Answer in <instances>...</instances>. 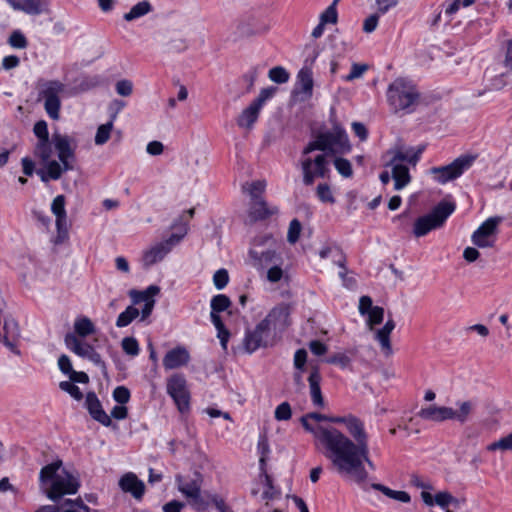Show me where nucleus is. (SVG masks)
<instances>
[{
  "mask_svg": "<svg viewBox=\"0 0 512 512\" xmlns=\"http://www.w3.org/2000/svg\"><path fill=\"white\" fill-rule=\"evenodd\" d=\"M346 429L351 438L338 429L322 433V442L326 444L323 455L329 461L353 452L365 453L366 447L369 446L368 434L364 423L359 418L353 415L347 416Z\"/></svg>",
  "mask_w": 512,
  "mask_h": 512,
  "instance_id": "f257e3e1",
  "label": "nucleus"
},
{
  "mask_svg": "<svg viewBox=\"0 0 512 512\" xmlns=\"http://www.w3.org/2000/svg\"><path fill=\"white\" fill-rule=\"evenodd\" d=\"M61 467L62 461L57 460L44 466L39 474L42 486L51 482L49 489L45 490V495L52 501H57L64 495L76 494L80 487L79 479Z\"/></svg>",
  "mask_w": 512,
  "mask_h": 512,
  "instance_id": "f03ea898",
  "label": "nucleus"
},
{
  "mask_svg": "<svg viewBox=\"0 0 512 512\" xmlns=\"http://www.w3.org/2000/svg\"><path fill=\"white\" fill-rule=\"evenodd\" d=\"M330 463L338 475L359 485L365 484L368 480L369 474L365 468V463L371 470L375 469L369 458V446L366 447L365 453L361 451L349 453L330 461Z\"/></svg>",
  "mask_w": 512,
  "mask_h": 512,
  "instance_id": "7ed1b4c3",
  "label": "nucleus"
},
{
  "mask_svg": "<svg viewBox=\"0 0 512 512\" xmlns=\"http://www.w3.org/2000/svg\"><path fill=\"white\" fill-rule=\"evenodd\" d=\"M350 148L351 146L346 132L336 127L333 131L319 133L302 151H304V154H315V151H319V153H326V157H329L337 152L343 153L349 151Z\"/></svg>",
  "mask_w": 512,
  "mask_h": 512,
  "instance_id": "20e7f679",
  "label": "nucleus"
},
{
  "mask_svg": "<svg viewBox=\"0 0 512 512\" xmlns=\"http://www.w3.org/2000/svg\"><path fill=\"white\" fill-rule=\"evenodd\" d=\"M387 100L395 112H412L418 104L419 93L410 83L396 79L388 87Z\"/></svg>",
  "mask_w": 512,
  "mask_h": 512,
  "instance_id": "39448f33",
  "label": "nucleus"
},
{
  "mask_svg": "<svg viewBox=\"0 0 512 512\" xmlns=\"http://www.w3.org/2000/svg\"><path fill=\"white\" fill-rule=\"evenodd\" d=\"M299 165L302 171L304 185L311 186L317 179L330 177V161L326 153L304 154L301 152Z\"/></svg>",
  "mask_w": 512,
  "mask_h": 512,
  "instance_id": "423d86ee",
  "label": "nucleus"
},
{
  "mask_svg": "<svg viewBox=\"0 0 512 512\" xmlns=\"http://www.w3.org/2000/svg\"><path fill=\"white\" fill-rule=\"evenodd\" d=\"M454 210L455 205L453 203L440 202L429 214L416 219L413 234L416 237H422L431 230L441 227Z\"/></svg>",
  "mask_w": 512,
  "mask_h": 512,
  "instance_id": "0eeeda50",
  "label": "nucleus"
},
{
  "mask_svg": "<svg viewBox=\"0 0 512 512\" xmlns=\"http://www.w3.org/2000/svg\"><path fill=\"white\" fill-rule=\"evenodd\" d=\"M39 97L44 99V109L53 120L60 117V95L65 91V85L58 80L40 81L38 84Z\"/></svg>",
  "mask_w": 512,
  "mask_h": 512,
  "instance_id": "6e6552de",
  "label": "nucleus"
},
{
  "mask_svg": "<svg viewBox=\"0 0 512 512\" xmlns=\"http://www.w3.org/2000/svg\"><path fill=\"white\" fill-rule=\"evenodd\" d=\"M476 159V154H463L448 165L431 168L430 173L434 175V179L438 183L446 184L449 181L459 178L474 164Z\"/></svg>",
  "mask_w": 512,
  "mask_h": 512,
  "instance_id": "1a4fd4ad",
  "label": "nucleus"
},
{
  "mask_svg": "<svg viewBox=\"0 0 512 512\" xmlns=\"http://www.w3.org/2000/svg\"><path fill=\"white\" fill-rule=\"evenodd\" d=\"M274 244L275 240L272 235H263L254 239L253 247L249 251L253 267L264 269L276 261Z\"/></svg>",
  "mask_w": 512,
  "mask_h": 512,
  "instance_id": "9d476101",
  "label": "nucleus"
},
{
  "mask_svg": "<svg viewBox=\"0 0 512 512\" xmlns=\"http://www.w3.org/2000/svg\"><path fill=\"white\" fill-rule=\"evenodd\" d=\"M167 393L173 399L178 410L185 413L190 408V393L184 376L174 374L167 380Z\"/></svg>",
  "mask_w": 512,
  "mask_h": 512,
  "instance_id": "9b49d317",
  "label": "nucleus"
},
{
  "mask_svg": "<svg viewBox=\"0 0 512 512\" xmlns=\"http://www.w3.org/2000/svg\"><path fill=\"white\" fill-rule=\"evenodd\" d=\"M501 222L502 218L499 216L490 217L485 220L472 234V243L479 248L493 247L498 232V226Z\"/></svg>",
  "mask_w": 512,
  "mask_h": 512,
  "instance_id": "f8f14e48",
  "label": "nucleus"
},
{
  "mask_svg": "<svg viewBox=\"0 0 512 512\" xmlns=\"http://www.w3.org/2000/svg\"><path fill=\"white\" fill-rule=\"evenodd\" d=\"M272 344V333L262 322H259L253 330H248L243 339V347L249 354Z\"/></svg>",
  "mask_w": 512,
  "mask_h": 512,
  "instance_id": "ddd939ff",
  "label": "nucleus"
},
{
  "mask_svg": "<svg viewBox=\"0 0 512 512\" xmlns=\"http://www.w3.org/2000/svg\"><path fill=\"white\" fill-rule=\"evenodd\" d=\"M54 148L58 153L61 174L65 171L73 170L74 166L71 162L75 158V142L74 140L62 134H53Z\"/></svg>",
  "mask_w": 512,
  "mask_h": 512,
  "instance_id": "4468645a",
  "label": "nucleus"
},
{
  "mask_svg": "<svg viewBox=\"0 0 512 512\" xmlns=\"http://www.w3.org/2000/svg\"><path fill=\"white\" fill-rule=\"evenodd\" d=\"M184 234L177 235L172 234L165 241L159 242L146 251H144L142 256V262L144 267H150L160 261H162L165 256L171 251L172 247L178 244L183 238Z\"/></svg>",
  "mask_w": 512,
  "mask_h": 512,
  "instance_id": "2eb2a0df",
  "label": "nucleus"
},
{
  "mask_svg": "<svg viewBox=\"0 0 512 512\" xmlns=\"http://www.w3.org/2000/svg\"><path fill=\"white\" fill-rule=\"evenodd\" d=\"M66 347L76 355L88 359L95 365L104 367L101 356L96 352L93 346L80 340L75 334L69 333L64 339Z\"/></svg>",
  "mask_w": 512,
  "mask_h": 512,
  "instance_id": "dca6fc26",
  "label": "nucleus"
},
{
  "mask_svg": "<svg viewBox=\"0 0 512 512\" xmlns=\"http://www.w3.org/2000/svg\"><path fill=\"white\" fill-rule=\"evenodd\" d=\"M309 420H314L317 422L320 421H327L328 416L317 413V412H311L301 417V423L306 431L310 432L315 440L316 447L321 451L323 454V451H326V444L322 442V433L329 430H335V427L332 426H323V425H313L309 422Z\"/></svg>",
  "mask_w": 512,
  "mask_h": 512,
  "instance_id": "f3484780",
  "label": "nucleus"
},
{
  "mask_svg": "<svg viewBox=\"0 0 512 512\" xmlns=\"http://www.w3.org/2000/svg\"><path fill=\"white\" fill-rule=\"evenodd\" d=\"M20 329L16 320L12 317H5L3 326H0V341L15 355L20 356L18 341Z\"/></svg>",
  "mask_w": 512,
  "mask_h": 512,
  "instance_id": "a211bd4d",
  "label": "nucleus"
},
{
  "mask_svg": "<svg viewBox=\"0 0 512 512\" xmlns=\"http://www.w3.org/2000/svg\"><path fill=\"white\" fill-rule=\"evenodd\" d=\"M423 151V146L415 148L407 147L404 145H396L388 151V153L392 155L389 162L390 164L407 162L412 166H416Z\"/></svg>",
  "mask_w": 512,
  "mask_h": 512,
  "instance_id": "6ab92c4d",
  "label": "nucleus"
},
{
  "mask_svg": "<svg viewBox=\"0 0 512 512\" xmlns=\"http://www.w3.org/2000/svg\"><path fill=\"white\" fill-rule=\"evenodd\" d=\"M271 332H281L289 326V309L286 306L274 307L261 321Z\"/></svg>",
  "mask_w": 512,
  "mask_h": 512,
  "instance_id": "aec40b11",
  "label": "nucleus"
},
{
  "mask_svg": "<svg viewBox=\"0 0 512 512\" xmlns=\"http://www.w3.org/2000/svg\"><path fill=\"white\" fill-rule=\"evenodd\" d=\"M85 406L94 420L106 427L111 425L112 421L110 416L103 410L102 405L94 392L87 393Z\"/></svg>",
  "mask_w": 512,
  "mask_h": 512,
  "instance_id": "412c9836",
  "label": "nucleus"
},
{
  "mask_svg": "<svg viewBox=\"0 0 512 512\" xmlns=\"http://www.w3.org/2000/svg\"><path fill=\"white\" fill-rule=\"evenodd\" d=\"M278 212L277 207H269L263 198L251 200L248 212L250 222L267 219Z\"/></svg>",
  "mask_w": 512,
  "mask_h": 512,
  "instance_id": "4be33fe9",
  "label": "nucleus"
},
{
  "mask_svg": "<svg viewBox=\"0 0 512 512\" xmlns=\"http://www.w3.org/2000/svg\"><path fill=\"white\" fill-rule=\"evenodd\" d=\"M190 360L189 352L184 347H176L166 353L163 358V366L167 370L176 369L186 365Z\"/></svg>",
  "mask_w": 512,
  "mask_h": 512,
  "instance_id": "5701e85b",
  "label": "nucleus"
},
{
  "mask_svg": "<svg viewBox=\"0 0 512 512\" xmlns=\"http://www.w3.org/2000/svg\"><path fill=\"white\" fill-rule=\"evenodd\" d=\"M119 486L124 492L130 493L137 500L141 499L145 492L144 483L131 472L121 477Z\"/></svg>",
  "mask_w": 512,
  "mask_h": 512,
  "instance_id": "b1692460",
  "label": "nucleus"
},
{
  "mask_svg": "<svg viewBox=\"0 0 512 512\" xmlns=\"http://www.w3.org/2000/svg\"><path fill=\"white\" fill-rule=\"evenodd\" d=\"M451 413V407L429 405L428 407L422 408L418 412V415L423 420L443 422L451 420Z\"/></svg>",
  "mask_w": 512,
  "mask_h": 512,
  "instance_id": "393cba45",
  "label": "nucleus"
},
{
  "mask_svg": "<svg viewBox=\"0 0 512 512\" xmlns=\"http://www.w3.org/2000/svg\"><path fill=\"white\" fill-rule=\"evenodd\" d=\"M178 490L186 497L193 496L194 493L200 492L202 487V476L195 473L192 479H186L184 476L178 474L175 477Z\"/></svg>",
  "mask_w": 512,
  "mask_h": 512,
  "instance_id": "a878e982",
  "label": "nucleus"
},
{
  "mask_svg": "<svg viewBox=\"0 0 512 512\" xmlns=\"http://www.w3.org/2000/svg\"><path fill=\"white\" fill-rule=\"evenodd\" d=\"M321 379L320 372L317 368H314L308 377L312 403L313 405L322 408L324 407L325 402L320 388Z\"/></svg>",
  "mask_w": 512,
  "mask_h": 512,
  "instance_id": "bb28decb",
  "label": "nucleus"
},
{
  "mask_svg": "<svg viewBox=\"0 0 512 512\" xmlns=\"http://www.w3.org/2000/svg\"><path fill=\"white\" fill-rule=\"evenodd\" d=\"M392 167L391 176L394 180V189L402 190L411 182L409 168L401 163L387 164Z\"/></svg>",
  "mask_w": 512,
  "mask_h": 512,
  "instance_id": "cd10ccee",
  "label": "nucleus"
},
{
  "mask_svg": "<svg viewBox=\"0 0 512 512\" xmlns=\"http://www.w3.org/2000/svg\"><path fill=\"white\" fill-rule=\"evenodd\" d=\"M297 85L299 93L304 95L302 100L309 99L312 96L313 77L312 71L309 68L304 67L299 71L297 75Z\"/></svg>",
  "mask_w": 512,
  "mask_h": 512,
  "instance_id": "c85d7f7f",
  "label": "nucleus"
},
{
  "mask_svg": "<svg viewBox=\"0 0 512 512\" xmlns=\"http://www.w3.org/2000/svg\"><path fill=\"white\" fill-rule=\"evenodd\" d=\"M395 328V322L392 319L387 320L385 325L377 330L376 339L380 343V346L387 356L392 354V346L390 342V334Z\"/></svg>",
  "mask_w": 512,
  "mask_h": 512,
  "instance_id": "c756f323",
  "label": "nucleus"
},
{
  "mask_svg": "<svg viewBox=\"0 0 512 512\" xmlns=\"http://www.w3.org/2000/svg\"><path fill=\"white\" fill-rule=\"evenodd\" d=\"M319 256L322 259H326L331 257L333 259V262L339 266L341 269H344L346 271V257L342 250L336 246V245H327L322 247L319 250Z\"/></svg>",
  "mask_w": 512,
  "mask_h": 512,
  "instance_id": "7c9ffc66",
  "label": "nucleus"
},
{
  "mask_svg": "<svg viewBox=\"0 0 512 512\" xmlns=\"http://www.w3.org/2000/svg\"><path fill=\"white\" fill-rule=\"evenodd\" d=\"M51 210L53 214L56 216V226L58 231L60 232L63 228L66 227V210H65V197L63 195H58L53 199Z\"/></svg>",
  "mask_w": 512,
  "mask_h": 512,
  "instance_id": "2f4dec72",
  "label": "nucleus"
},
{
  "mask_svg": "<svg viewBox=\"0 0 512 512\" xmlns=\"http://www.w3.org/2000/svg\"><path fill=\"white\" fill-rule=\"evenodd\" d=\"M260 109L251 103L237 118V124L241 128L251 129L259 117Z\"/></svg>",
  "mask_w": 512,
  "mask_h": 512,
  "instance_id": "473e14b6",
  "label": "nucleus"
},
{
  "mask_svg": "<svg viewBox=\"0 0 512 512\" xmlns=\"http://www.w3.org/2000/svg\"><path fill=\"white\" fill-rule=\"evenodd\" d=\"M53 146V140H38L34 148V155L38 157L43 164H47L52 161Z\"/></svg>",
  "mask_w": 512,
  "mask_h": 512,
  "instance_id": "72a5a7b5",
  "label": "nucleus"
},
{
  "mask_svg": "<svg viewBox=\"0 0 512 512\" xmlns=\"http://www.w3.org/2000/svg\"><path fill=\"white\" fill-rule=\"evenodd\" d=\"M457 406V410L452 408L451 420H455L459 423H465L469 419L475 405L472 401L468 400L457 402Z\"/></svg>",
  "mask_w": 512,
  "mask_h": 512,
  "instance_id": "f704fd0d",
  "label": "nucleus"
},
{
  "mask_svg": "<svg viewBox=\"0 0 512 512\" xmlns=\"http://www.w3.org/2000/svg\"><path fill=\"white\" fill-rule=\"evenodd\" d=\"M45 165V170H38L37 174L43 182L50 180H58L61 177L60 163L57 161H50Z\"/></svg>",
  "mask_w": 512,
  "mask_h": 512,
  "instance_id": "c9c22d12",
  "label": "nucleus"
},
{
  "mask_svg": "<svg viewBox=\"0 0 512 512\" xmlns=\"http://www.w3.org/2000/svg\"><path fill=\"white\" fill-rule=\"evenodd\" d=\"M372 488L382 492L385 496H387L391 499H394V500H397V501H400L403 503H409L411 500L410 495L405 491L392 490V489H390L382 484H378V483L372 484Z\"/></svg>",
  "mask_w": 512,
  "mask_h": 512,
  "instance_id": "e433bc0d",
  "label": "nucleus"
},
{
  "mask_svg": "<svg viewBox=\"0 0 512 512\" xmlns=\"http://www.w3.org/2000/svg\"><path fill=\"white\" fill-rule=\"evenodd\" d=\"M74 331L80 337H86L95 332V326L88 317H79L74 322Z\"/></svg>",
  "mask_w": 512,
  "mask_h": 512,
  "instance_id": "4c0bfd02",
  "label": "nucleus"
},
{
  "mask_svg": "<svg viewBox=\"0 0 512 512\" xmlns=\"http://www.w3.org/2000/svg\"><path fill=\"white\" fill-rule=\"evenodd\" d=\"M152 7L148 1H141L134 5L128 13L124 15L126 21L138 19L151 11Z\"/></svg>",
  "mask_w": 512,
  "mask_h": 512,
  "instance_id": "58836bf2",
  "label": "nucleus"
},
{
  "mask_svg": "<svg viewBox=\"0 0 512 512\" xmlns=\"http://www.w3.org/2000/svg\"><path fill=\"white\" fill-rule=\"evenodd\" d=\"M18 11L29 15H39L44 11V3L41 0H21Z\"/></svg>",
  "mask_w": 512,
  "mask_h": 512,
  "instance_id": "ea45409f",
  "label": "nucleus"
},
{
  "mask_svg": "<svg viewBox=\"0 0 512 512\" xmlns=\"http://www.w3.org/2000/svg\"><path fill=\"white\" fill-rule=\"evenodd\" d=\"M139 314L140 312L136 307L132 305L128 306L125 311L119 314L116 320V326L119 328L128 326L134 319L139 316Z\"/></svg>",
  "mask_w": 512,
  "mask_h": 512,
  "instance_id": "a19ab883",
  "label": "nucleus"
},
{
  "mask_svg": "<svg viewBox=\"0 0 512 512\" xmlns=\"http://www.w3.org/2000/svg\"><path fill=\"white\" fill-rule=\"evenodd\" d=\"M265 188L266 182L264 180H257L243 185V190L249 193L251 200L262 198L261 195L264 193Z\"/></svg>",
  "mask_w": 512,
  "mask_h": 512,
  "instance_id": "79ce46f5",
  "label": "nucleus"
},
{
  "mask_svg": "<svg viewBox=\"0 0 512 512\" xmlns=\"http://www.w3.org/2000/svg\"><path fill=\"white\" fill-rule=\"evenodd\" d=\"M211 312L220 313L227 310L231 306L228 296L218 294L211 299Z\"/></svg>",
  "mask_w": 512,
  "mask_h": 512,
  "instance_id": "37998d69",
  "label": "nucleus"
},
{
  "mask_svg": "<svg viewBox=\"0 0 512 512\" xmlns=\"http://www.w3.org/2000/svg\"><path fill=\"white\" fill-rule=\"evenodd\" d=\"M442 508H448L450 505L457 507L459 500L456 499L450 492L442 491L435 495V503Z\"/></svg>",
  "mask_w": 512,
  "mask_h": 512,
  "instance_id": "c03bdc74",
  "label": "nucleus"
},
{
  "mask_svg": "<svg viewBox=\"0 0 512 512\" xmlns=\"http://www.w3.org/2000/svg\"><path fill=\"white\" fill-rule=\"evenodd\" d=\"M113 129V122L109 121L105 124H102L98 127L96 135H95V144L96 145H103L105 144L109 138L111 131Z\"/></svg>",
  "mask_w": 512,
  "mask_h": 512,
  "instance_id": "a18cd8bd",
  "label": "nucleus"
},
{
  "mask_svg": "<svg viewBox=\"0 0 512 512\" xmlns=\"http://www.w3.org/2000/svg\"><path fill=\"white\" fill-rule=\"evenodd\" d=\"M339 0H334L326 10L320 15V21L322 24H336L338 20L337 3Z\"/></svg>",
  "mask_w": 512,
  "mask_h": 512,
  "instance_id": "49530a36",
  "label": "nucleus"
},
{
  "mask_svg": "<svg viewBox=\"0 0 512 512\" xmlns=\"http://www.w3.org/2000/svg\"><path fill=\"white\" fill-rule=\"evenodd\" d=\"M160 292V288L156 285L149 286L145 291H131L130 295L134 297V302L154 300L153 297Z\"/></svg>",
  "mask_w": 512,
  "mask_h": 512,
  "instance_id": "de8ad7c7",
  "label": "nucleus"
},
{
  "mask_svg": "<svg viewBox=\"0 0 512 512\" xmlns=\"http://www.w3.org/2000/svg\"><path fill=\"white\" fill-rule=\"evenodd\" d=\"M268 77L277 84H283L289 80V73L285 68L276 66L269 70Z\"/></svg>",
  "mask_w": 512,
  "mask_h": 512,
  "instance_id": "09e8293b",
  "label": "nucleus"
},
{
  "mask_svg": "<svg viewBox=\"0 0 512 512\" xmlns=\"http://www.w3.org/2000/svg\"><path fill=\"white\" fill-rule=\"evenodd\" d=\"M334 166L338 173L345 178H349L353 174L352 165L349 160L338 157L334 160Z\"/></svg>",
  "mask_w": 512,
  "mask_h": 512,
  "instance_id": "8fccbe9b",
  "label": "nucleus"
},
{
  "mask_svg": "<svg viewBox=\"0 0 512 512\" xmlns=\"http://www.w3.org/2000/svg\"><path fill=\"white\" fill-rule=\"evenodd\" d=\"M316 194L319 200L323 203H335V198L332 194L331 188L328 184H319L316 189Z\"/></svg>",
  "mask_w": 512,
  "mask_h": 512,
  "instance_id": "3c124183",
  "label": "nucleus"
},
{
  "mask_svg": "<svg viewBox=\"0 0 512 512\" xmlns=\"http://www.w3.org/2000/svg\"><path fill=\"white\" fill-rule=\"evenodd\" d=\"M487 449L489 451L502 450L508 451L512 450V432L505 437H502L498 441L491 443Z\"/></svg>",
  "mask_w": 512,
  "mask_h": 512,
  "instance_id": "603ef678",
  "label": "nucleus"
},
{
  "mask_svg": "<svg viewBox=\"0 0 512 512\" xmlns=\"http://www.w3.org/2000/svg\"><path fill=\"white\" fill-rule=\"evenodd\" d=\"M189 500V504L196 510V511H200V512H203L205 511L208 506H209V501L207 499H205L202 494H201V491L200 492H196L193 494V496H190L189 498H187Z\"/></svg>",
  "mask_w": 512,
  "mask_h": 512,
  "instance_id": "864d4df0",
  "label": "nucleus"
},
{
  "mask_svg": "<svg viewBox=\"0 0 512 512\" xmlns=\"http://www.w3.org/2000/svg\"><path fill=\"white\" fill-rule=\"evenodd\" d=\"M367 315V324L372 330L375 325L382 323L384 317V309L380 306H374V308L371 309Z\"/></svg>",
  "mask_w": 512,
  "mask_h": 512,
  "instance_id": "5fc2aeb1",
  "label": "nucleus"
},
{
  "mask_svg": "<svg viewBox=\"0 0 512 512\" xmlns=\"http://www.w3.org/2000/svg\"><path fill=\"white\" fill-rule=\"evenodd\" d=\"M8 43L11 47L17 48V49H24L28 45V41L24 34L19 31H13L8 39Z\"/></svg>",
  "mask_w": 512,
  "mask_h": 512,
  "instance_id": "6e6d98bb",
  "label": "nucleus"
},
{
  "mask_svg": "<svg viewBox=\"0 0 512 512\" xmlns=\"http://www.w3.org/2000/svg\"><path fill=\"white\" fill-rule=\"evenodd\" d=\"M257 448H258V452L260 454V460H259L260 470H261V472H265L266 459H267V455L270 451L268 441L265 437H261L259 439Z\"/></svg>",
  "mask_w": 512,
  "mask_h": 512,
  "instance_id": "4d7b16f0",
  "label": "nucleus"
},
{
  "mask_svg": "<svg viewBox=\"0 0 512 512\" xmlns=\"http://www.w3.org/2000/svg\"><path fill=\"white\" fill-rule=\"evenodd\" d=\"M302 225L298 219H293L288 228L287 241L294 244L298 241L301 233Z\"/></svg>",
  "mask_w": 512,
  "mask_h": 512,
  "instance_id": "13d9d810",
  "label": "nucleus"
},
{
  "mask_svg": "<svg viewBox=\"0 0 512 512\" xmlns=\"http://www.w3.org/2000/svg\"><path fill=\"white\" fill-rule=\"evenodd\" d=\"M122 349L123 351L130 355V356H136L139 353V345L135 338L133 337H125L122 340Z\"/></svg>",
  "mask_w": 512,
  "mask_h": 512,
  "instance_id": "bf43d9fd",
  "label": "nucleus"
},
{
  "mask_svg": "<svg viewBox=\"0 0 512 512\" xmlns=\"http://www.w3.org/2000/svg\"><path fill=\"white\" fill-rule=\"evenodd\" d=\"M276 92L275 87H267L260 91L258 97L253 100L251 103H253L256 107H258L260 110L262 109L264 103L273 97V95Z\"/></svg>",
  "mask_w": 512,
  "mask_h": 512,
  "instance_id": "052dcab7",
  "label": "nucleus"
},
{
  "mask_svg": "<svg viewBox=\"0 0 512 512\" xmlns=\"http://www.w3.org/2000/svg\"><path fill=\"white\" fill-rule=\"evenodd\" d=\"M275 419L278 421L289 420L292 416L291 406L288 402H283L278 405L274 413Z\"/></svg>",
  "mask_w": 512,
  "mask_h": 512,
  "instance_id": "680f3d73",
  "label": "nucleus"
},
{
  "mask_svg": "<svg viewBox=\"0 0 512 512\" xmlns=\"http://www.w3.org/2000/svg\"><path fill=\"white\" fill-rule=\"evenodd\" d=\"M59 387L61 390L70 394V396L73 397L75 400H81L83 397V394L80 391L79 387L70 381L60 382Z\"/></svg>",
  "mask_w": 512,
  "mask_h": 512,
  "instance_id": "e2e57ef3",
  "label": "nucleus"
},
{
  "mask_svg": "<svg viewBox=\"0 0 512 512\" xmlns=\"http://www.w3.org/2000/svg\"><path fill=\"white\" fill-rule=\"evenodd\" d=\"M229 282V275L226 269H219L213 275V283L218 290H222Z\"/></svg>",
  "mask_w": 512,
  "mask_h": 512,
  "instance_id": "0e129e2a",
  "label": "nucleus"
},
{
  "mask_svg": "<svg viewBox=\"0 0 512 512\" xmlns=\"http://www.w3.org/2000/svg\"><path fill=\"white\" fill-rule=\"evenodd\" d=\"M368 70V65L366 64H358L353 63L351 67V72L344 76V80L347 82L353 81L362 77V75Z\"/></svg>",
  "mask_w": 512,
  "mask_h": 512,
  "instance_id": "69168bd1",
  "label": "nucleus"
},
{
  "mask_svg": "<svg viewBox=\"0 0 512 512\" xmlns=\"http://www.w3.org/2000/svg\"><path fill=\"white\" fill-rule=\"evenodd\" d=\"M113 398L119 404H126L130 400V391L125 386H118L113 391Z\"/></svg>",
  "mask_w": 512,
  "mask_h": 512,
  "instance_id": "338daca9",
  "label": "nucleus"
},
{
  "mask_svg": "<svg viewBox=\"0 0 512 512\" xmlns=\"http://www.w3.org/2000/svg\"><path fill=\"white\" fill-rule=\"evenodd\" d=\"M115 89L120 96L127 97L133 92V84L130 80L123 79L116 83Z\"/></svg>",
  "mask_w": 512,
  "mask_h": 512,
  "instance_id": "774afa93",
  "label": "nucleus"
}]
</instances>
